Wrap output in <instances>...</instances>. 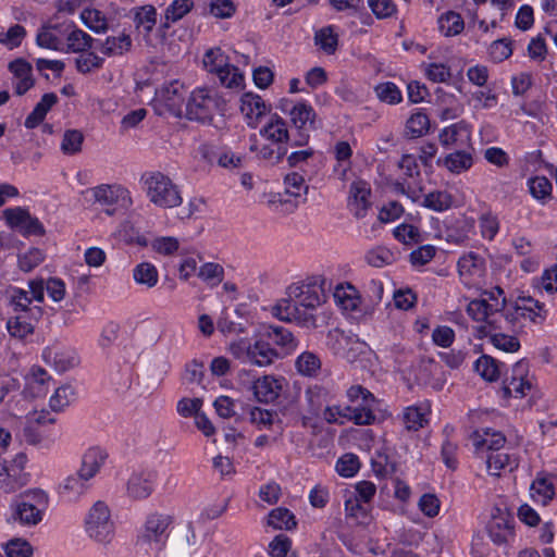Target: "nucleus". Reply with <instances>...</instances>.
I'll return each instance as SVG.
<instances>
[{"label":"nucleus","mask_w":557,"mask_h":557,"mask_svg":"<svg viewBox=\"0 0 557 557\" xmlns=\"http://www.w3.org/2000/svg\"><path fill=\"white\" fill-rule=\"evenodd\" d=\"M467 313L473 321L481 323L480 336H488L490 343L505 352L518 351L520 343L516 336L503 330L515 331L521 327L520 318L533 323H540L546 318L544 304L532 297H519L513 305H507L500 287L485 290L480 299L471 300L467 305Z\"/></svg>","instance_id":"obj_1"},{"label":"nucleus","mask_w":557,"mask_h":557,"mask_svg":"<svg viewBox=\"0 0 557 557\" xmlns=\"http://www.w3.org/2000/svg\"><path fill=\"white\" fill-rule=\"evenodd\" d=\"M298 342L290 331L283 326L263 325L251 338L231 341L227 352L240 363L265 368L275 360L296 350Z\"/></svg>","instance_id":"obj_2"},{"label":"nucleus","mask_w":557,"mask_h":557,"mask_svg":"<svg viewBox=\"0 0 557 557\" xmlns=\"http://www.w3.org/2000/svg\"><path fill=\"white\" fill-rule=\"evenodd\" d=\"M324 278L308 276L292 283L286 289V298L272 307V315L284 322H295L305 327L315 326L314 311L323 304Z\"/></svg>","instance_id":"obj_3"},{"label":"nucleus","mask_w":557,"mask_h":557,"mask_svg":"<svg viewBox=\"0 0 557 557\" xmlns=\"http://www.w3.org/2000/svg\"><path fill=\"white\" fill-rule=\"evenodd\" d=\"M350 405H326L322 418L329 424L344 425L352 422L356 425H370L375 421L376 398L361 385H352L346 391Z\"/></svg>","instance_id":"obj_4"},{"label":"nucleus","mask_w":557,"mask_h":557,"mask_svg":"<svg viewBox=\"0 0 557 557\" xmlns=\"http://www.w3.org/2000/svg\"><path fill=\"white\" fill-rule=\"evenodd\" d=\"M140 183L146 197L156 207L172 209L183 203L180 186L160 171L144 173Z\"/></svg>","instance_id":"obj_5"},{"label":"nucleus","mask_w":557,"mask_h":557,"mask_svg":"<svg viewBox=\"0 0 557 557\" xmlns=\"http://www.w3.org/2000/svg\"><path fill=\"white\" fill-rule=\"evenodd\" d=\"M49 506L48 494L39 488L29 490L23 497L10 505V521L23 527H35L39 524Z\"/></svg>","instance_id":"obj_6"},{"label":"nucleus","mask_w":557,"mask_h":557,"mask_svg":"<svg viewBox=\"0 0 557 557\" xmlns=\"http://www.w3.org/2000/svg\"><path fill=\"white\" fill-rule=\"evenodd\" d=\"M84 531L88 539L98 545L108 546L113 542L115 523L107 503L97 500L87 510L84 518Z\"/></svg>","instance_id":"obj_7"},{"label":"nucleus","mask_w":557,"mask_h":557,"mask_svg":"<svg viewBox=\"0 0 557 557\" xmlns=\"http://www.w3.org/2000/svg\"><path fill=\"white\" fill-rule=\"evenodd\" d=\"M85 194L90 195L92 203L110 216L126 212L134 203L131 190L120 183L99 184Z\"/></svg>","instance_id":"obj_8"},{"label":"nucleus","mask_w":557,"mask_h":557,"mask_svg":"<svg viewBox=\"0 0 557 557\" xmlns=\"http://www.w3.org/2000/svg\"><path fill=\"white\" fill-rule=\"evenodd\" d=\"M474 225V219L468 216L445 219L443 222L438 219L432 221L434 237L456 246H466L469 243Z\"/></svg>","instance_id":"obj_9"},{"label":"nucleus","mask_w":557,"mask_h":557,"mask_svg":"<svg viewBox=\"0 0 557 557\" xmlns=\"http://www.w3.org/2000/svg\"><path fill=\"white\" fill-rule=\"evenodd\" d=\"M281 110L289 115L290 122L297 131L292 139V146H305L309 140V132L313 129L314 109L306 101L292 103L286 100L281 104Z\"/></svg>","instance_id":"obj_10"},{"label":"nucleus","mask_w":557,"mask_h":557,"mask_svg":"<svg viewBox=\"0 0 557 557\" xmlns=\"http://www.w3.org/2000/svg\"><path fill=\"white\" fill-rule=\"evenodd\" d=\"M28 287L29 292L20 287H10L8 289L9 306L12 308L14 314L25 313L29 315H41V308L39 306H32V302L44 301V281H29Z\"/></svg>","instance_id":"obj_11"},{"label":"nucleus","mask_w":557,"mask_h":557,"mask_svg":"<svg viewBox=\"0 0 557 557\" xmlns=\"http://www.w3.org/2000/svg\"><path fill=\"white\" fill-rule=\"evenodd\" d=\"M172 517L164 513L153 512L149 515L143 524L137 543L147 545L150 549L160 550L170 534Z\"/></svg>","instance_id":"obj_12"},{"label":"nucleus","mask_w":557,"mask_h":557,"mask_svg":"<svg viewBox=\"0 0 557 557\" xmlns=\"http://www.w3.org/2000/svg\"><path fill=\"white\" fill-rule=\"evenodd\" d=\"M218 91L209 87L195 88L186 102V114L190 120L207 121L218 111Z\"/></svg>","instance_id":"obj_13"},{"label":"nucleus","mask_w":557,"mask_h":557,"mask_svg":"<svg viewBox=\"0 0 557 557\" xmlns=\"http://www.w3.org/2000/svg\"><path fill=\"white\" fill-rule=\"evenodd\" d=\"M186 88L180 81H172L156 90L153 107L158 114L171 113L175 116L182 112Z\"/></svg>","instance_id":"obj_14"},{"label":"nucleus","mask_w":557,"mask_h":557,"mask_svg":"<svg viewBox=\"0 0 557 557\" xmlns=\"http://www.w3.org/2000/svg\"><path fill=\"white\" fill-rule=\"evenodd\" d=\"M532 386L533 382L529 374L528 363L519 361L512 367L511 375L504 381L499 392L504 399L522 398L527 396Z\"/></svg>","instance_id":"obj_15"},{"label":"nucleus","mask_w":557,"mask_h":557,"mask_svg":"<svg viewBox=\"0 0 557 557\" xmlns=\"http://www.w3.org/2000/svg\"><path fill=\"white\" fill-rule=\"evenodd\" d=\"M42 360L58 372H66L78 364L76 351L61 343H53L42 350Z\"/></svg>","instance_id":"obj_16"},{"label":"nucleus","mask_w":557,"mask_h":557,"mask_svg":"<svg viewBox=\"0 0 557 557\" xmlns=\"http://www.w3.org/2000/svg\"><path fill=\"white\" fill-rule=\"evenodd\" d=\"M5 223L24 235H41L45 230L39 220L33 216L27 209L16 207L3 211Z\"/></svg>","instance_id":"obj_17"},{"label":"nucleus","mask_w":557,"mask_h":557,"mask_svg":"<svg viewBox=\"0 0 557 557\" xmlns=\"http://www.w3.org/2000/svg\"><path fill=\"white\" fill-rule=\"evenodd\" d=\"M457 268L462 283L469 287L478 285L486 270L484 258L473 251L462 255Z\"/></svg>","instance_id":"obj_18"},{"label":"nucleus","mask_w":557,"mask_h":557,"mask_svg":"<svg viewBox=\"0 0 557 557\" xmlns=\"http://www.w3.org/2000/svg\"><path fill=\"white\" fill-rule=\"evenodd\" d=\"M285 386V379L274 374H264L252 382L251 391L259 403H273L276 400Z\"/></svg>","instance_id":"obj_19"},{"label":"nucleus","mask_w":557,"mask_h":557,"mask_svg":"<svg viewBox=\"0 0 557 557\" xmlns=\"http://www.w3.org/2000/svg\"><path fill=\"white\" fill-rule=\"evenodd\" d=\"M431 404L422 400L404 408L400 420L407 431H418L429 424Z\"/></svg>","instance_id":"obj_20"},{"label":"nucleus","mask_w":557,"mask_h":557,"mask_svg":"<svg viewBox=\"0 0 557 557\" xmlns=\"http://www.w3.org/2000/svg\"><path fill=\"white\" fill-rule=\"evenodd\" d=\"M488 535L496 544H503L513 537V519L508 512L496 510L487 525Z\"/></svg>","instance_id":"obj_21"},{"label":"nucleus","mask_w":557,"mask_h":557,"mask_svg":"<svg viewBox=\"0 0 557 557\" xmlns=\"http://www.w3.org/2000/svg\"><path fill=\"white\" fill-rule=\"evenodd\" d=\"M371 188L364 181L352 182L349 188L348 208L356 218H363L371 207Z\"/></svg>","instance_id":"obj_22"},{"label":"nucleus","mask_w":557,"mask_h":557,"mask_svg":"<svg viewBox=\"0 0 557 557\" xmlns=\"http://www.w3.org/2000/svg\"><path fill=\"white\" fill-rule=\"evenodd\" d=\"M66 27L67 23L42 26L36 36L37 45L50 50L64 51Z\"/></svg>","instance_id":"obj_23"},{"label":"nucleus","mask_w":557,"mask_h":557,"mask_svg":"<svg viewBox=\"0 0 557 557\" xmlns=\"http://www.w3.org/2000/svg\"><path fill=\"white\" fill-rule=\"evenodd\" d=\"M240 112L248 126L257 127L261 117L268 112V107L259 95L247 92L240 98Z\"/></svg>","instance_id":"obj_24"},{"label":"nucleus","mask_w":557,"mask_h":557,"mask_svg":"<svg viewBox=\"0 0 557 557\" xmlns=\"http://www.w3.org/2000/svg\"><path fill=\"white\" fill-rule=\"evenodd\" d=\"M41 315H29L25 313L13 314L8 318L5 329L10 337L26 341L35 332L37 320Z\"/></svg>","instance_id":"obj_25"},{"label":"nucleus","mask_w":557,"mask_h":557,"mask_svg":"<svg viewBox=\"0 0 557 557\" xmlns=\"http://www.w3.org/2000/svg\"><path fill=\"white\" fill-rule=\"evenodd\" d=\"M134 24L137 33L143 37L147 45L151 46L150 34L157 25V9L151 5H143L133 9Z\"/></svg>","instance_id":"obj_26"},{"label":"nucleus","mask_w":557,"mask_h":557,"mask_svg":"<svg viewBox=\"0 0 557 557\" xmlns=\"http://www.w3.org/2000/svg\"><path fill=\"white\" fill-rule=\"evenodd\" d=\"M333 298L336 306L346 313H355L360 311V293L350 283L338 284L334 289Z\"/></svg>","instance_id":"obj_27"},{"label":"nucleus","mask_w":557,"mask_h":557,"mask_svg":"<svg viewBox=\"0 0 557 557\" xmlns=\"http://www.w3.org/2000/svg\"><path fill=\"white\" fill-rule=\"evenodd\" d=\"M156 485V473L151 471L134 472L127 482V494L134 499H144L151 495Z\"/></svg>","instance_id":"obj_28"},{"label":"nucleus","mask_w":557,"mask_h":557,"mask_svg":"<svg viewBox=\"0 0 557 557\" xmlns=\"http://www.w3.org/2000/svg\"><path fill=\"white\" fill-rule=\"evenodd\" d=\"M555 495L553 476L546 472H539L530 485V497L533 502L547 506Z\"/></svg>","instance_id":"obj_29"},{"label":"nucleus","mask_w":557,"mask_h":557,"mask_svg":"<svg viewBox=\"0 0 557 557\" xmlns=\"http://www.w3.org/2000/svg\"><path fill=\"white\" fill-rule=\"evenodd\" d=\"M107 459L108 453L104 448L91 446L83 454L78 471H81L84 476L92 480L100 472Z\"/></svg>","instance_id":"obj_30"},{"label":"nucleus","mask_w":557,"mask_h":557,"mask_svg":"<svg viewBox=\"0 0 557 557\" xmlns=\"http://www.w3.org/2000/svg\"><path fill=\"white\" fill-rule=\"evenodd\" d=\"M475 451L499 450L506 443L505 435L491 428H482L474 431L471 435Z\"/></svg>","instance_id":"obj_31"},{"label":"nucleus","mask_w":557,"mask_h":557,"mask_svg":"<svg viewBox=\"0 0 557 557\" xmlns=\"http://www.w3.org/2000/svg\"><path fill=\"white\" fill-rule=\"evenodd\" d=\"M344 508L346 519L351 520L356 524L368 525L372 520V506L361 503L356 496L348 495L343 492Z\"/></svg>","instance_id":"obj_32"},{"label":"nucleus","mask_w":557,"mask_h":557,"mask_svg":"<svg viewBox=\"0 0 557 557\" xmlns=\"http://www.w3.org/2000/svg\"><path fill=\"white\" fill-rule=\"evenodd\" d=\"M438 139L446 148L467 145L471 139L470 126L463 121L454 123L440 132Z\"/></svg>","instance_id":"obj_33"},{"label":"nucleus","mask_w":557,"mask_h":557,"mask_svg":"<svg viewBox=\"0 0 557 557\" xmlns=\"http://www.w3.org/2000/svg\"><path fill=\"white\" fill-rule=\"evenodd\" d=\"M90 481L81 471H77L66 476L60 484L59 490L69 500L75 502L89 491L91 486Z\"/></svg>","instance_id":"obj_34"},{"label":"nucleus","mask_w":557,"mask_h":557,"mask_svg":"<svg viewBox=\"0 0 557 557\" xmlns=\"http://www.w3.org/2000/svg\"><path fill=\"white\" fill-rule=\"evenodd\" d=\"M9 70L13 74V85L18 96L24 95L34 86L33 70L26 61L17 59L9 64Z\"/></svg>","instance_id":"obj_35"},{"label":"nucleus","mask_w":557,"mask_h":557,"mask_svg":"<svg viewBox=\"0 0 557 557\" xmlns=\"http://www.w3.org/2000/svg\"><path fill=\"white\" fill-rule=\"evenodd\" d=\"M519 456L516 453H492L486 460V469L491 475L499 476L504 471L512 472L519 467Z\"/></svg>","instance_id":"obj_36"},{"label":"nucleus","mask_w":557,"mask_h":557,"mask_svg":"<svg viewBox=\"0 0 557 557\" xmlns=\"http://www.w3.org/2000/svg\"><path fill=\"white\" fill-rule=\"evenodd\" d=\"M260 135L276 146H282L293 139V137L290 138L289 136L286 122L277 114L270 117L267 124L260 129Z\"/></svg>","instance_id":"obj_37"},{"label":"nucleus","mask_w":557,"mask_h":557,"mask_svg":"<svg viewBox=\"0 0 557 557\" xmlns=\"http://www.w3.org/2000/svg\"><path fill=\"white\" fill-rule=\"evenodd\" d=\"M92 37L86 32L77 28L75 25L67 23L65 32V49L63 52L79 53L91 47Z\"/></svg>","instance_id":"obj_38"},{"label":"nucleus","mask_w":557,"mask_h":557,"mask_svg":"<svg viewBox=\"0 0 557 557\" xmlns=\"http://www.w3.org/2000/svg\"><path fill=\"white\" fill-rule=\"evenodd\" d=\"M437 164L443 165L453 174H461L472 166L473 157L469 151L457 150L448 153L443 159H438Z\"/></svg>","instance_id":"obj_39"},{"label":"nucleus","mask_w":557,"mask_h":557,"mask_svg":"<svg viewBox=\"0 0 557 557\" xmlns=\"http://www.w3.org/2000/svg\"><path fill=\"white\" fill-rule=\"evenodd\" d=\"M58 102V96L53 92L45 94L33 111L25 119L24 125L28 129L37 127L46 117L50 109Z\"/></svg>","instance_id":"obj_40"},{"label":"nucleus","mask_w":557,"mask_h":557,"mask_svg":"<svg viewBox=\"0 0 557 557\" xmlns=\"http://www.w3.org/2000/svg\"><path fill=\"white\" fill-rule=\"evenodd\" d=\"M306 399L311 412L319 414L333 400V394L325 386L313 385L307 389Z\"/></svg>","instance_id":"obj_41"},{"label":"nucleus","mask_w":557,"mask_h":557,"mask_svg":"<svg viewBox=\"0 0 557 557\" xmlns=\"http://www.w3.org/2000/svg\"><path fill=\"white\" fill-rule=\"evenodd\" d=\"M454 196L447 190H433L423 196L421 206L435 212H444L453 208Z\"/></svg>","instance_id":"obj_42"},{"label":"nucleus","mask_w":557,"mask_h":557,"mask_svg":"<svg viewBox=\"0 0 557 557\" xmlns=\"http://www.w3.org/2000/svg\"><path fill=\"white\" fill-rule=\"evenodd\" d=\"M504 363L498 362L494 358L483 355L474 362L475 372L485 381H497L503 372Z\"/></svg>","instance_id":"obj_43"},{"label":"nucleus","mask_w":557,"mask_h":557,"mask_svg":"<svg viewBox=\"0 0 557 557\" xmlns=\"http://www.w3.org/2000/svg\"><path fill=\"white\" fill-rule=\"evenodd\" d=\"M438 30L446 37L459 35L465 28L461 15L455 11L443 13L437 20Z\"/></svg>","instance_id":"obj_44"},{"label":"nucleus","mask_w":557,"mask_h":557,"mask_svg":"<svg viewBox=\"0 0 557 557\" xmlns=\"http://www.w3.org/2000/svg\"><path fill=\"white\" fill-rule=\"evenodd\" d=\"M27 484V480L15 474L7 462L0 461V493L12 494Z\"/></svg>","instance_id":"obj_45"},{"label":"nucleus","mask_w":557,"mask_h":557,"mask_svg":"<svg viewBox=\"0 0 557 557\" xmlns=\"http://www.w3.org/2000/svg\"><path fill=\"white\" fill-rule=\"evenodd\" d=\"M132 48L131 36L121 33L116 36H108L101 47L102 53L107 55H122Z\"/></svg>","instance_id":"obj_46"},{"label":"nucleus","mask_w":557,"mask_h":557,"mask_svg":"<svg viewBox=\"0 0 557 557\" xmlns=\"http://www.w3.org/2000/svg\"><path fill=\"white\" fill-rule=\"evenodd\" d=\"M81 21L86 27L97 34L106 33L108 29L106 14L95 8H85L81 12Z\"/></svg>","instance_id":"obj_47"},{"label":"nucleus","mask_w":557,"mask_h":557,"mask_svg":"<svg viewBox=\"0 0 557 557\" xmlns=\"http://www.w3.org/2000/svg\"><path fill=\"white\" fill-rule=\"evenodd\" d=\"M268 524L274 530H292L297 525L296 518L292 511L286 508L277 507L270 511Z\"/></svg>","instance_id":"obj_48"},{"label":"nucleus","mask_w":557,"mask_h":557,"mask_svg":"<svg viewBox=\"0 0 557 557\" xmlns=\"http://www.w3.org/2000/svg\"><path fill=\"white\" fill-rule=\"evenodd\" d=\"M133 278L147 288H152L159 281L158 269L150 262H141L133 269Z\"/></svg>","instance_id":"obj_49"},{"label":"nucleus","mask_w":557,"mask_h":557,"mask_svg":"<svg viewBox=\"0 0 557 557\" xmlns=\"http://www.w3.org/2000/svg\"><path fill=\"white\" fill-rule=\"evenodd\" d=\"M249 149L255 152L257 157L269 161H280L286 154V149L283 146L272 147L270 145L259 143L256 135L250 137Z\"/></svg>","instance_id":"obj_50"},{"label":"nucleus","mask_w":557,"mask_h":557,"mask_svg":"<svg viewBox=\"0 0 557 557\" xmlns=\"http://www.w3.org/2000/svg\"><path fill=\"white\" fill-rule=\"evenodd\" d=\"M194 8L193 0H173L164 11L165 25L176 23Z\"/></svg>","instance_id":"obj_51"},{"label":"nucleus","mask_w":557,"mask_h":557,"mask_svg":"<svg viewBox=\"0 0 557 557\" xmlns=\"http://www.w3.org/2000/svg\"><path fill=\"white\" fill-rule=\"evenodd\" d=\"M76 399V393L72 385H62L50 397V408L53 411H62Z\"/></svg>","instance_id":"obj_52"},{"label":"nucleus","mask_w":557,"mask_h":557,"mask_svg":"<svg viewBox=\"0 0 557 557\" xmlns=\"http://www.w3.org/2000/svg\"><path fill=\"white\" fill-rule=\"evenodd\" d=\"M215 75L219 78L221 85L226 88L240 89L244 86V75L239 69L233 64H226Z\"/></svg>","instance_id":"obj_53"},{"label":"nucleus","mask_w":557,"mask_h":557,"mask_svg":"<svg viewBox=\"0 0 557 557\" xmlns=\"http://www.w3.org/2000/svg\"><path fill=\"white\" fill-rule=\"evenodd\" d=\"M479 228L483 239L493 240L499 232L500 222L497 214L492 211L481 213L479 216Z\"/></svg>","instance_id":"obj_54"},{"label":"nucleus","mask_w":557,"mask_h":557,"mask_svg":"<svg viewBox=\"0 0 557 557\" xmlns=\"http://www.w3.org/2000/svg\"><path fill=\"white\" fill-rule=\"evenodd\" d=\"M104 59L91 51H84L75 59V67L82 74H88L102 67Z\"/></svg>","instance_id":"obj_55"},{"label":"nucleus","mask_w":557,"mask_h":557,"mask_svg":"<svg viewBox=\"0 0 557 557\" xmlns=\"http://www.w3.org/2000/svg\"><path fill=\"white\" fill-rule=\"evenodd\" d=\"M297 371L306 376H313L321 368V361L317 355L310 351H305L296 359Z\"/></svg>","instance_id":"obj_56"},{"label":"nucleus","mask_w":557,"mask_h":557,"mask_svg":"<svg viewBox=\"0 0 557 557\" xmlns=\"http://www.w3.org/2000/svg\"><path fill=\"white\" fill-rule=\"evenodd\" d=\"M26 37V29L20 24L12 25L5 32H0V45L8 50H13L21 46Z\"/></svg>","instance_id":"obj_57"},{"label":"nucleus","mask_w":557,"mask_h":557,"mask_svg":"<svg viewBox=\"0 0 557 557\" xmlns=\"http://www.w3.org/2000/svg\"><path fill=\"white\" fill-rule=\"evenodd\" d=\"M198 277L205 283L216 286L224 277V269L215 262H206L198 270Z\"/></svg>","instance_id":"obj_58"},{"label":"nucleus","mask_w":557,"mask_h":557,"mask_svg":"<svg viewBox=\"0 0 557 557\" xmlns=\"http://www.w3.org/2000/svg\"><path fill=\"white\" fill-rule=\"evenodd\" d=\"M343 492L347 493L348 495L356 496V498L359 499L361 503H367L371 505L376 494V486L371 481H359L356 484H354L350 488H346Z\"/></svg>","instance_id":"obj_59"},{"label":"nucleus","mask_w":557,"mask_h":557,"mask_svg":"<svg viewBox=\"0 0 557 557\" xmlns=\"http://www.w3.org/2000/svg\"><path fill=\"white\" fill-rule=\"evenodd\" d=\"M430 120L429 116L421 111H417L410 115L407 121V133L412 137H421L429 132Z\"/></svg>","instance_id":"obj_60"},{"label":"nucleus","mask_w":557,"mask_h":557,"mask_svg":"<svg viewBox=\"0 0 557 557\" xmlns=\"http://www.w3.org/2000/svg\"><path fill=\"white\" fill-rule=\"evenodd\" d=\"M424 74L433 83H447L451 78L450 67L442 62L424 63Z\"/></svg>","instance_id":"obj_61"},{"label":"nucleus","mask_w":557,"mask_h":557,"mask_svg":"<svg viewBox=\"0 0 557 557\" xmlns=\"http://www.w3.org/2000/svg\"><path fill=\"white\" fill-rule=\"evenodd\" d=\"M376 97L388 104H397L403 100L400 89L392 82H384L374 88Z\"/></svg>","instance_id":"obj_62"},{"label":"nucleus","mask_w":557,"mask_h":557,"mask_svg":"<svg viewBox=\"0 0 557 557\" xmlns=\"http://www.w3.org/2000/svg\"><path fill=\"white\" fill-rule=\"evenodd\" d=\"M285 193L294 198H302L308 190V186L301 174L292 172L284 178Z\"/></svg>","instance_id":"obj_63"},{"label":"nucleus","mask_w":557,"mask_h":557,"mask_svg":"<svg viewBox=\"0 0 557 557\" xmlns=\"http://www.w3.org/2000/svg\"><path fill=\"white\" fill-rule=\"evenodd\" d=\"M293 542L285 534H278L269 543L268 553L271 557H289Z\"/></svg>","instance_id":"obj_64"}]
</instances>
